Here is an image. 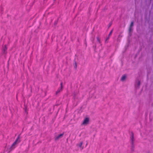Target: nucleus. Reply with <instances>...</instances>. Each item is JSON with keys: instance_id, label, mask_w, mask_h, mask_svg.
I'll use <instances>...</instances> for the list:
<instances>
[{"instance_id": "nucleus-4", "label": "nucleus", "mask_w": 153, "mask_h": 153, "mask_svg": "<svg viewBox=\"0 0 153 153\" xmlns=\"http://www.w3.org/2000/svg\"><path fill=\"white\" fill-rule=\"evenodd\" d=\"M89 121V119L87 117L85 118L83 120L82 125H86L88 123Z\"/></svg>"}, {"instance_id": "nucleus-2", "label": "nucleus", "mask_w": 153, "mask_h": 153, "mask_svg": "<svg viewBox=\"0 0 153 153\" xmlns=\"http://www.w3.org/2000/svg\"><path fill=\"white\" fill-rule=\"evenodd\" d=\"M131 150L132 152L134 151V133L133 132H131Z\"/></svg>"}, {"instance_id": "nucleus-1", "label": "nucleus", "mask_w": 153, "mask_h": 153, "mask_svg": "<svg viewBox=\"0 0 153 153\" xmlns=\"http://www.w3.org/2000/svg\"><path fill=\"white\" fill-rule=\"evenodd\" d=\"M21 134H19L18 137H17L16 139V140L13 142V143L11 147H10V149L11 150H12L14 149L15 147V145L16 144H18L19 143L20 141V136Z\"/></svg>"}, {"instance_id": "nucleus-7", "label": "nucleus", "mask_w": 153, "mask_h": 153, "mask_svg": "<svg viewBox=\"0 0 153 153\" xmlns=\"http://www.w3.org/2000/svg\"><path fill=\"white\" fill-rule=\"evenodd\" d=\"M133 29L132 27H129L128 30V35L129 36H131L132 35V32L133 31Z\"/></svg>"}, {"instance_id": "nucleus-13", "label": "nucleus", "mask_w": 153, "mask_h": 153, "mask_svg": "<svg viewBox=\"0 0 153 153\" xmlns=\"http://www.w3.org/2000/svg\"><path fill=\"white\" fill-rule=\"evenodd\" d=\"M82 142H81L79 144H77V146H78L79 147H81L82 146Z\"/></svg>"}, {"instance_id": "nucleus-17", "label": "nucleus", "mask_w": 153, "mask_h": 153, "mask_svg": "<svg viewBox=\"0 0 153 153\" xmlns=\"http://www.w3.org/2000/svg\"><path fill=\"white\" fill-rule=\"evenodd\" d=\"M109 36H108V37H107L106 38V40H105V42H106V41H107V40H108V39H109Z\"/></svg>"}, {"instance_id": "nucleus-16", "label": "nucleus", "mask_w": 153, "mask_h": 153, "mask_svg": "<svg viewBox=\"0 0 153 153\" xmlns=\"http://www.w3.org/2000/svg\"><path fill=\"white\" fill-rule=\"evenodd\" d=\"M57 22H58V21H56L55 22H54V25H57Z\"/></svg>"}, {"instance_id": "nucleus-5", "label": "nucleus", "mask_w": 153, "mask_h": 153, "mask_svg": "<svg viewBox=\"0 0 153 153\" xmlns=\"http://www.w3.org/2000/svg\"><path fill=\"white\" fill-rule=\"evenodd\" d=\"M61 87L59 88L57 91H56V94L57 95L61 91H62L63 86H62V82H61L60 83Z\"/></svg>"}, {"instance_id": "nucleus-12", "label": "nucleus", "mask_w": 153, "mask_h": 153, "mask_svg": "<svg viewBox=\"0 0 153 153\" xmlns=\"http://www.w3.org/2000/svg\"><path fill=\"white\" fill-rule=\"evenodd\" d=\"M74 67L75 68V69L76 68L77 64H76V62L75 61V59L74 60Z\"/></svg>"}, {"instance_id": "nucleus-18", "label": "nucleus", "mask_w": 153, "mask_h": 153, "mask_svg": "<svg viewBox=\"0 0 153 153\" xmlns=\"http://www.w3.org/2000/svg\"><path fill=\"white\" fill-rule=\"evenodd\" d=\"M122 37V36L121 35V34H119L118 36V37Z\"/></svg>"}, {"instance_id": "nucleus-14", "label": "nucleus", "mask_w": 153, "mask_h": 153, "mask_svg": "<svg viewBox=\"0 0 153 153\" xmlns=\"http://www.w3.org/2000/svg\"><path fill=\"white\" fill-rule=\"evenodd\" d=\"M113 29L112 30H111V31H110V32L109 35H108V36H111V35L112 34V32H113Z\"/></svg>"}, {"instance_id": "nucleus-9", "label": "nucleus", "mask_w": 153, "mask_h": 153, "mask_svg": "<svg viewBox=\"0 0 153 153\" xmlns=\"http://www.w3.org/2000/svg\"><path fill=\"white\" fill-rule=\"evenodd\" d=\"M126 75H124L122 76V77L121 79V80L123 81H124L126 79Z\"/></svg>"}, {"instance_id": "nucleus-15", "label": "nucleus", "mask_w": 153, "mask_h": 153, "mask_svg": "<svg viewBox=\"0 0 153 153\" xmlns=\"http://www.w3.org/2000/svg\"><path fill=\"white\" fill-rule=\"evenodd\" d=\"M112 25V22H110L109 24L108 28H109L111 26V25Z\"/></svg>"}, {"instance_id": "nucleus-19", "label": "nucleus", "mask_w": 153, "mask_h": 153, "mask_svg": "<svg viewBox=\"0 0 153 153\" xmlns=\"http://www.w3.org/2000/svg\"><path fill=\"white\" fill-rule=\"evenodd\" d=\"M56 0H54V1H55Z\"/></svg>"}, {"instance_id": "nucleus-3", "label": "nucleus", "mask_w": 153, "mask_h": 153, "mask_svg": "<svg viewBox=\"0 0 153 153\" xmlns=\"http://www.w3.org/2000/svg\"><path fill=\"white\" fill-rule=\"evenodd\" d=\"M64 134V133L58 135L57 136H55V140L56 141L59 140L60 139L62 138Z\"/></svg>"}, {"instance_id": "nucleus-6", "label": "nucleus", "mask_w": 153, "mask_h": 153, "mask_svg": "<svg viewBox=\"0 0 153 153\" xmlns=\"http://www.w3.org/2000/svg\"><path fill=\"white\" fill-rule=\"evenodd\" d=\"M140 84V81L138 80V81H136L135 84V87L136 88H139Z\"/></svg>"}, {"instance_id": "nucleus-11", "label": "nucleus", "mask_w": 153, "mask_h": 153, "mask_svg": "<svg viewBox=\"0 0 153 153\" xmlns=\"http://www.w3.org/2000/svg\"><path fill=\"white\" fill-rule=\"evenodd\" d=\"M97 40L98 42L99 43H100L101 42L100 39V38L99 37L97 36Z\"/></svg>"}, {"instance_id": "nucleus-8", "label": "nucleus", "mask_w": 153, "mask_h": 153, "mask_svg": "<svg viewBox=\"0 0 153 153\" xmlns=\"http://www.w3.org/2000/svg\"><path fill=\"white\" fill-rule=\"evenodd\" d=\"M7 48L6 45H5L4 47L3 48L2 50V53L4 54H5L6 53V51Z\"/></svg>"}, {"instance_id": "nucleus-10", "label": "nucleus", "mask_w": 153, "mask_h": 153, "mask_svg": "<svg viewBox=\"0 0 153 153\" xmlns=\"http://www.w3.org/2000/svg\"><path fill=\"white\" fill-rule=\"evenodd\" d=\"M134 21H132L131 22V24L129 26V27H132L134 25Z\"/></svg>"}]
</instances>
